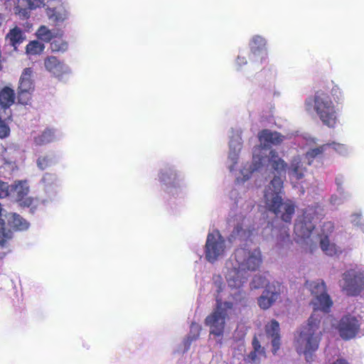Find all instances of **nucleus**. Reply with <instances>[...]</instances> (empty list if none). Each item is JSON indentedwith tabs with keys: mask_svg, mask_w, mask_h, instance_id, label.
I'll use <instances>...</instances> for the list:
<instances>
[{
	"mask_svg": "<svg viewBox=\"0 0 364 364\" xmlns=\"http://www.w3.org/2000/svg\"><path fill=\"white\" fill-rule=\"evenodd\" d=\"M308 287L313 296L311 305L314 308V312L312 314L316 313L321 318L317 311L327 313L333 304L326 292V285L323 281L317 280L308 283Z\"/></svg>",
	"mask_w": 364,
	"mask_h": 364,
	"instance_id": "6e6552de",
	"label": "nucleus"
},
{
	"mask_svg": "<svg viewBox=\"0 0 364 364\" xmlns=\"http://www.w3.org/2000/svg\"><path fill=\"white\" fill-rule=\"evenodd\" d=\"M232 303L230 301H217L213 311L208 315L205 321L209 327L210 336L218 341H221L228 328L229 321L234 314Z\"/></svg>",
	"mask_w": 364,
	"mask_h": 364,
	"instance_id": "39448f33",
	"label": "nucleus"
},
{
	"mask_svg": "<svg viewBox=\"0 0 364 364\" xmlns=\"http://www.w3.org/2000/svg\"><path fill=\"white\" fill-rule=\"evenodd\" d=\"M262 262L261 251L256 247L236 250L225 265V278L231 288H240L246 282L247 271L256 270Z\"/></svg>",
	"mask_w": 364,
	"mask_h": 364,
	"instance_id": "f03ea898",
	"label": "nucleus"
},
{
	"mask_svg": "<svg viewBox=\"0 0 364 364\" xmlns=\"http://www.w3.org/2000/svg\"><path fill=\"white\" fill-rule=\"evenodd\" d=\"M237 62L239 65L246 63V60H245V58H241L240 57H238Z\"/></svg>",
	"mask_w": 364,
	"mask_h": 364,
	"instance_id": "79ce46f5",
	"label": "nucleus"
},
{
	"mask_svg": "<svg viewBox=\"0 0 364 364\" xmlns=\"http://www.w3.org/2000/svg\"><path fill=\"white\" fill-rule=\"evenodd\" d=\"M49 164L50 161L46 156L39 157L37 161L38 166L42 170L45 169L49 165Z\"/></svg>",
	"mask_w": 364,
	"mask_h": 364,
	"instance_id": "f704fd0d",
	"label": "nucleus"
},
{
	"mask_svg": "<svg viewBox=\"0 0 364 364\" xmlns=\"http://www.w3.org/2000/svg\"><path fill=\"white\" fill-rule=\"evenodd\" d=\"M333 230V225L331 222L323 224L322 228V235L320 240L321 247L322 250L328 255L333 256L341 252V248L337 247L334 243L331 242L326 235L331 232Z\"/></svg>",
	"mask_w": 364,
	"mask_h": 364,
	"instance_id": "f3484780",
	"label": "nucleus"
},
{
	"mask_svg": "<svg viewBox=\"0 0 364 364\" xmlns=\"http://www.w3.org/2000/svg\"><path fill=\"white\" fill-rule=\"evenodd\" d=\"M226 250L225 241L218 231L209 233L205 243V258L213 263L223 257Z\"/></svg>",
	"mask_w": 364,
	"mask_h": 364,
	"instance_id": "9d476101",
	"label": "nucleus"
},
{
	"mask_svg": "<svg viewBox=\"0 0 364 364\" xmlns=\"http://www.w3.org/2000/svg\"><path fill=\"white\" fill-rule=\"evenodd\" d=\"M5 18L4 15L0 14V25H1L2 22L4 21Z\"/></svg>",
	"mask_w": 364,
	"mask_h": 364,
	"instance_id": "37998d69",
	"label": "nucleus"
},
{
	"mask_svg": "<svg viewBox=\"0 0 364 364\" xmlns=\"http://www.w3.org/2000/svg\"><path fill=\"white\" fill-rule=\"evenodd\" d=\"M350 222L355 225H359L360 227V223L363 222L361 220L360 215L359 214H353L350 216Z\"/></svg>",
	"mask_w": 364,
	"mask_h": 364,
	"instance_id": "c9c22d12",
	"label": "nucleus"
},
{
	"mask_svg": "<svg viewBox=\"0 0 364 364\" xmlns=\"http://www.w3.org/2000/svg\"><path fill=\"white\" fill-rule=\"evenodd\" d=\"M266 333L272 338V353L276 354L280 347L279 323L272 320L266 325Z\"/></svg>",
	"mask_w": 364,
	"mask_h": 364,
	"instance_id": "412c9836",
	"label": "nucleus"
},
{
	"mask_svg": "<svg viewBox=\"0 0 364 364\" xmlns=\"http://www.w3.org/2000/svg\"><path fill=\"white\" fill-rule=\"evenodd\" d=\"M252 346L254 350L252 351L248 355V358L254 362L261 360L262 358H264V350L259 343V341L257 338H255L252 341Z\"/></svg>",
	"mask_w": 364,
	"mask_h": 364,
	"instance_id": "bb28decb",
	"label": "nucleus"
},
{
	"mask_svg": "<svg viewBox=\"0 0 364 364\" xmlns=\"http://www.w3.org/2000/svg\"><path fill=\"white\" fill-rule=\"evenodd\" d=\"M26 39V36L18 26H15L10 29L9 33L6 35V41L16 50L17 46L22 43Z\"/></svg>",
	"mask_w": 364,
	"mask_h": 364,
	"instance_id": "4be33fe9",
	"label": "nucleus"
},
{
	"mask_svg": "<svg viewBox=\"0 0 364 364\" xmlns=\"http://www.w3.org/2000/svg\"><path fill=\"white\" fill-rule=\"evenodd\" d=\"M321 337L320 317L314 313L294 336V347L299 354L305 356L306 362L311 363L314 360V353L318 348Z\"/></svg>",
	"mask_w": 364,
	"mask_h": 364,
	"instance_id": "7ed1b4c3",
	"label": "nucleus"
},
{
	"mask_svg": "<svg viewBox=\"0 0 364 364\" xmlns=\"http://www.w3.org/2000/svg\"><path fill=\"white\" fill-rule=\"evenodd\" d=\"M16 13H18L20 16L27 18L28 16V13L26 9H21L18 7L16 8Z\"/></svg>",
	"mask_w": 364,
	"mask_h": 364,
	"instance_id": "58836bf2",
	"label": "nucleus"
},
{
	"mask_svg": "<svg viewBox=\"0 0 364 364\" xmlns=\"http://www.w3.org/2000/svg\"><path fill=\"white\" fill-rule=\"evenodd\" d=\"M57 139L55 132L51 129L44 131L41 135L35 137L36 144H43L51 142Z\"/></svg>",
	"mask_w": 364,
	"mask_h": 364,
	"instance_id": "cd10ccee",
	"label": "nucleus"
},
{
	"mask_svg": "<svg viewBox=\"0 0 364 364\" xmlns=\"http://www.w3.org/2000/svg\"><path fill=\"white\" fill-rule=\"evenodd\" d=\"M50 48L53 53H64L68 48V43L62 38L55 39L50 43Z\"/></svg>",
	"mask_w": 364,
	"mask_h": 364,
	"instance_id": "c85d7f7f",
	"label": "nucleus"
},
{
	"mask_svg": "<svg viewBox=\"0 0 364 364\" xmlns=\"http://www.w3.org/2000/svg\"><path fill=\"white\" fill-rule=\"evenodd\" d=\"M304 140H305V147L304 149H306L307 151L303 157L306 159L307 164L310 165L316 156L321 154L326 149L328 145H323L318 147L315 146V140L311 136H306L304 138Z\"/></svg>",
	"mask_w": 364,
	"mask_h": 364,
	"instance_id": "aec40b11",
	"label": "nucleus"
},
{
	"mask_svg": "<svg viewBox=\"0 0 364 364\" xmlns=\"http://www.w3.org/2000/svg\"><path fill=\"white\" fill-rule=\"evenodd\" d=\"M46 46L43 43L38 40H33L30 41L26 46V53L29 55H41Z\"/></svg>",
	"mask_w": 364,
	"mask_h": 364,
	"instance_id": "a878e982",
	"label": "nucleus"
},
{
	"mask_svg": "<svg viewBox=\"0 0 364 364\" xmlns=\"http://www.w3.org/2000/svg\"><path fill=\"white\" fill-rule=\"evenodd\" d=\"M55 181V177L49 173L45 174L43 178V181L47 184L53 183Z\"/></svg>",
	"mask_w": 364,
	"mask_h": 364,
	"instance_id": "e433bc0d",
	"label": "nucleus"
},
{
	"mask_svg": "<svg viewBox=\"0 0 364 364\" xmlns=\"http://www.w3.org/2000/svg\"><path fill=\"white\" fill-rule=\"evenodd\" d=\"M328 146H331L333 150L338 152L339 154L346 155L348 153L349 149L343 144L333 142L331 144H327Z\"/></svg>",
	"mask_w": 364,
	"mask_h": 364,
	"instance_id": "2f4dec72",
	"label": "nucleus"
},
{
	"mask_svg": "<svg viewBox=\"0 0 364 364\" xmlns=\"http://www.w3.org/2000/svg\"><path fill=\"white\" fill-rule=\"evenodd\" d=\"M306 112H315L321 122L328 127H334L338 121V109L331 96L323 90H318L305 101Z\"/></svg>",
	"mask_w": 364,
	"mask_h": 364,
	"instance_id": "20e7f679",
	"label": "nucleus"
},
{
	"mask_svg": "<svg viewBox=\"0 0 364 364\" xmlns=\"http://www.w3.org/2000/svg\"><path fill=\"white\" fill-rule=\"evenodd\" d=\"M314 225L311 221L298 220L294 226L295 234L301 238L309 237L312 233Z\"/></svg>",
	"mask_w": 364,
	"mask_h": 364,
	"instance_id": "5701e85b",
	"label": "nucleus"
},
{
	"mask_svg": "<svg viewBox=\"0 0 364 364\" xmlns=\"http://www.w3.org/2000/svg\"><path fill=\"white\" fill-rule=\"evenodd\" d=\"M35 35L39 41L45 43L50 42L53 38L57 37L55 31L45 25L39 26Z\"/></svg>",
	"mask_w": 364,
	"mask_h": 364,
	"instance_id": "393cba45",
	"label": "nucleus"
},
{
	"mask_svg": "<svg viewBox=\"0 0 364 364\" xmlns=\"http://www.w3.org/2000/svg\"><path fill=\"white\" fill-rule=\"evenodd\" d=\"M323 330L326 331V330H328V328L327 326H324L323 327Z\"/></svg>",
	"mask_w": 364,
	"mask_h": 364,
	"instance_id": "a18cd8bd",
	"label": "nucleus"
},
{
	"mask_svg": "<svg viewBox=\"0 0 364 364\" xmlns=\"http://www.w3.org/2000/svg\"><path fill=\"white\" fill-rule=\"evenodd\" d=\"M242 149V139L239 134L232 136L229 144L227 167L235 178L237 184H243L247 181L255 171H260L263 167L271 164L277 173L282 176L286 173L287 164L284 160L277 159L275 153L269 151L271 158L260 155L262 150L255 148L252 162L237 165L239 154ZM283 180L281 176H274L264 191V203L267 208L272 211L277 218L284 222H289L294 214V203L287 200H282Z\"/></svg>",
	"mask_w": 364,
	"mask_h": 364,
	"instance_id": "f257e3e1",
	"label": "nucleus"
},
{
	"mask_svg": "<svg viewBox=\"0 0 364 364\" xmlns=\"http://www.w3.org/2000/svg\"><path fill=\"white\" fill-rule=\"evenodd\" d=\"M11 187L6 182L0 180V198L10 196Z\"/></svg>",
	"mask_w": 364,
	"mask_h": 364,
	"instance_id": "473e14b6",
	"label": "nucleus"
},
{
	"mask_svg": "<svg viewBox=\"0 0 364 364\" xmlns=\"http://www.w3.org/2000/svg\"><path fill=\"white\" fill-rule=\"evenodd\" d=\"M340 286L347 294L355 295L364 289V270L351 269L343 274Z\"/></svg>",
	"mask_w": 364,
	"mask_h": 364,
	"instance_id": "1a4fd4ad",
	"label": "nucleus"
},
{
	"mask_svg": "<svg viewBox=\"0 0 364 364\" xmlns=\"http://www.w3.org/2000/svg\"><path fill=\"white\" fill-rule=\"evenodd\" d=\"M308 166L309 165L303 156L298 155L294 156L288 168L289 176L296 180L303 178Z\"/></svg>",
	"mask_w": 364,
	"mask_h": 364,
	"instance_id": "6ab92c4d",
	"label": "nucleus"
},
{
	"mask_svg": "<svg viewBox=\"0 0 364 364\" xmlns=\"http://www.w3.org/2000/svg\"><path fill=\"white\" fill-rule=\"evenodd\" d=\"M329 364H349L345 359L338 358L336 360L331 361Z\"/></svg>",
	"mask_w": 364,
	"mask_h": 364,
	"instance_id": "ea45409f",
	"label": "nucleus"
},
{
	"mask_svg": "<svg viewBox=\"0 0 364 364\" xmlns=\"http://www.w3.org/2000/svg\"><path fill=\"white\" fill-rule=\"evenodd\" d=\"M16 99L14 90L9 87H4L0 91V138L7 137L10 134L9 122L11 112L10 107Z\"/></svg>",
	"mask_w": 364,
	"mask_h": 364,
	"instance_id": "0eeeda50",
	"label": "nucleus"
},
{
	"mask_svg": "<svg viewBox=\"0 0 364 364\" xmlns=\"http://www.w3.org/2000/svg\"><path fill=\"white\" fill-rule=\"evenodd\" d=\"M34 89L33 70L31 68H24L20 76L18 86V93L21 103H27V101L23 100V96L26 94L31 95Z\"/></svg>",
	"mask_w": 364,
	"mask_h": 364,
	"instance_id": "4468645a",
	"label": "nucleus"
},
{
	"mask_svg": "<svg viewBox=\"0 0 364 364\" xmlns=\"http://www.w3.org/2000/svg\"><path fill=\"white\" fill-rule=\"evenodd\" d=\"M159 180L168 188H181L183 186V178L174 169L165 168L159 173Z\"/></svg>",
	"mask_w": 364,
	"mask_h": 364,
	"instance_id": "a211bd4d",
	"label": "nucleus"
},
{
	"mask_svg": "<svg viewBox=\"0 0 364 364\" xmlns=\"http://www.w3.org/2000/svg\"><path fill=\"white\" fill-rule=\"evenodd\" d=\"M253 284L254 287L258 288L264 284V280L261 277L257 276L254 279Z\"/></svg>",
	"mask_w": 364,
	"mask_h": 364,
	"instance_id": "4c0bfd02",
	"label": "nucleus"
},
{
	"mask_svg": "<svg viewBox=\"0 0 364 364\" xmlns=\"http://www.w3.org/2000/svg\"><path fill=\"white\" fill-rule=\"evenodd\" d=\"M331 94L336 96V102L338 103L341 100L343 99L342 90L338 86H334L331 90Z\"/></svg>",
	"mask_w": 364,
	"mask_h": 364,
	"instance_id": "72a5a7b5",
	"label": "nucleus"
},
{
	"mask_svg": "<svg viewBox=\"0 0 364 364\" xmlns=\"http://www.w3.org/2000/svg\"><path fill=\"white\" fill-rule=\"evenodd\" d=\"M360 229L364 232V220L360 223Z\"/></svg>",
	"mask_w": 364,
	"mask_h": 364,
	"instance_id": "c03bdc74",
	"label": "nucleus"
},
{
	"mask_svg": "<svg viewBox=\"0 0 364 364\" xmlns=\"http://www.w3.org/2000/svg\"><path fill=\"white\" fill-rule=\"evenodd\" d=\"M284 139V136L277 132H272L268 129L262 131L259 134V140L261 145H263L264 148L259 147L262 150L260 155H263L264 156H266L270 159L271 154H269V151H272V150H269L267 147L272 145H278L281 144ZM273 152H274L275 155L278 156L277 154L274 151H273ZM277 159L279 158L277 157Z\"/></svg>",
	"mask_w": 364,
	"mask_h": 364,
	"instance_id": "ddd939ff",
	"label": "nucleus"
},
{
	"mask_svg": "<svg viewBox=\"0 0 364 364\" xmlns=\"http://www.w3.org/2000/svg\"><path fill=\"white\" fill-rule=\"evenodd\" d=\"M364 322L363 316L348 314L336 321L331 316L326 317L324 323H330L337 330L340 336L345 340L354 338L359 332L361 324Z\"/></svg>",
	"mask_w": 364,
	"mask_h": 364,
	"instance_id": "423d86ee",
	"label": "nucleus"
},
{
	"mask_svg": "<svg viewBox=\"0 0 364 364\" xmlns=\"http://www.w3.org/2000/svg\"><path fill=\"white\" fill-rule=\"evenodd\" d=\"M279 294L269 290H265L258 299V305L261 309H269L278 299Z\"/></svg>",
	"mask_w": 364,
	"mask_h": 364,
	"instance_id": "b1692460",
	"label": "nucleus"
},
{
	"mask_svg": "<svg viewBox=\"0 0 364 364\" xmlns=\"http://www.w3.org/2000/svg\"><path fill=\"white\" fill-rule=\"evenodd\" d=\"M46 14L48 18L55 24L62 23L70 17L68 7L60 2L55 6H48L46 9Z\"/></svg>",
	"mask_w": 364,
	"mask_h": 364,
	"instance_id": "dca6fc26",
	"label": "nucleus"
},
{
	"mask_svg": "<svg viewBox=\"0 0 364 364\" xmlns=\"http://www.w3.org/2000/svg\"><path fill=\"white\" fill-rule=\"evenodd\" d=\"M46 70L60 80H65L71 73L70 68L53 55L47 56L43 60Z\"/></svg>",
	"mask_w": 364,
	"mask_h": 364,
	"instance_id": "9b49d317",
	"label": "nucleus"
},
{
	"mask_svg": "<svg viewBox=\"0 0 364 364\" xmlns=\"http://www.w3.org/2000/svg\"><path fill=\"white\" fill-rule=\"evenodd\" d=\"M252 58L257 62L262 63L267 56V41L261 36H254L250 42Z\"/></svg>",
	"mask_w": 364,
	"mask_h": 364,
	"instance_id": "2eb2a0df",
	"label": "nucleus"
},
{
	"mask_svg": "<svg viewBox=\"0 0 364 364\" xmlns=\"http://www.w3.org/2000/svg\"><path fill=\"white\" fill-rule=\"evenodd\" d=\"M27 9L35 10L43 7L48 0H22Z\"/></svg>",
	"mask_w": 364,
	"mask_h": 364,
	"instance_id": "7c9ffc66",
	"label": "nucleus"
},
{
	"mask_svg": "<svg viewBox=\"0 0 364 364\" xmlns=\"http://www.w3.org/2000/svg\"><path fill=\"white\" fill-rule=\"evenodd\" d=\"M331 203L333 205H338L341 203V199L338 198L337 196H334L331 198Z\"/></svg>",
	"mask_w": 364,
	"mask_h": 364,
	"instance_id": "a19ab883",
	"label": "nucleus"
},
{
	"mask_svg": "<svg viewBox=\"0 0 364 364\" xmlns=\"http://www.w3.org/2000/svg\"><path fill=\"white\" fill-rule=\"evenodd\" d=\"M28 192L29 188L26 181H15L11 186L10 197L18 201L21 205L30 207L36 203V200L32 198L26 197Z\"/></svg>",
	"mask_w": 364,
	"mask_h": 364,
	"instance_id": "f8f14e48",
	"label": "nucleus"
},
{
	"mask_svg": "<svg viewBox=\"0 0 364 364\" xmlns=\"http://www.w3.org/2000/svg\"><path fill=\"white\" fill-rule=\"evenodd\" d=\"M200 330V328L198 324H193L191 326L190 335H188L183 341L184 350H187L189 348L191 342L198 337Z\"/></svg>",
	"mask_w": 364,
	"mask_h": 364,
	"instance_id": "c756f323",
	"label": "nucleus"
}]
</instances>
